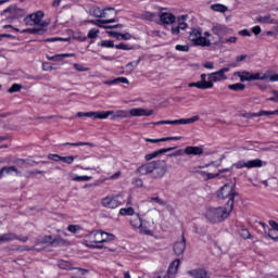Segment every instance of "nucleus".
Here are the masks:
<instances>
[{
    "mask_svg": "<svg viewBox=\"0 0 278 278\" xmlns=\"http://www.w3.org/2000/svg\"><path fill=\"white\" fill-rule=\"evenodd\" d=\"M137 175H151L152 179H162L168 173L166 161H152L139 166L136 169Z\"/></svg>",
    "mask_w": 278,
    "mask_h": 278,
    "instance_id": "1",
    "label": "nucleus"
},
{
    "mask_svg": "<svg viewBox=\"0 0 278 278\" xmlns=\"http://www.w3.org/2000/svg\"><path fill=\"white\" fill-rule=\"evenodd\" d=\"M102 114H108L111 117V121H116V118H129L130 116H153L155 111L153 110H144L142 108L130 109L129 111L118 110V111H102Z\"/></svg>",
    "mask_w": 278,
    "mask_h": 278,
    "instance_id": "2",
    "label": "nucleus"
},
{
    "mask_svg": "<svg viewBox=\"0 0 278 278\" xmlns=\"http://www.w3.org/2000/svg\"><path fill=\"white\" fill-rule=\"evenodd\" d=\"M217 197L222 200L228 199L226 203V207H229V211H233V203L236 201V197H238V192H236V184L228 182L224 185L217 191Z\"/></svg>",
    "mask_w": 278,
    "mask_h": 278,
    "instance_id": "3",
    "label": "nucleus"
},
{
    "mask_svg": "<svg viewBox=\"0 0 278 278\" xmlns=\"http://www.w3.org/2000/svg\"><path fill=\"white\" fill-rule=\"evenodd\" d=\"M231 212L232 211H229V206L208 208L206 212V218L211 223H223V220H225V218H227Z\"/></svg>",
    "mask_w": 278,
    "mask_h": 278,
    "instance_id": "4",
    "label": "nucleus"
},
{
    "mask_svg": "<svg viewBox=\"0 0 278 278\" xmlns=\"http://www.w3.org/2000/svg\"><path fill=\"white\" fill-rule=\"evenodd\" d=\"M89 244H103L104 242H113L116 239V236L105 232L103 230L91 231L88 235Z\"/></svg>",
    "mask_w": 278,
    "mask_h": 278,
    "instance_id": "5",
    "label": "nucleus"
},
{
    "mask_svg": "<svg viewBox=\"0 0 278 278\" xmlns=\"http://www.w3.org/2000/svg\"><path fill=\"white\" fill-rule=\"evenodd\" d=\"M130 225L134 227V229H138L139 233L143 236H153V230L147 227V224L142 222V218H140L139 214L132 215L130 218Z\"/></svg>",
    "mask_w": 278,
    "mask_h": 278,
    "instance_id": "6",
    "label": "nucleus"
},
{
    "mask_svg": "<svg viewBox=\"0 0 278 278\" xmlns=\"http://www.w3.org/2000/svg\"><path fill=\"white\" fill-rule=\"evenodd\" d=\"M42 18H45V13L42 11H38L36 13H31L30 15L24 18L25 25L34 26L40 25V27H47V23H42Z\"/></svg>",
    "mask_w": 278,
    "mask_h": 278,
    "instance_id": "7",
    "label": "nucleus"
},
{
    "mask_svg": "<svg viewBox=\"0 0 278 278\" xmlns=\"http://www.w3.org/2000/svg\"><path fill=\"white\" fill-rule=\"evenodd\" d=\"M197 121H199V115L176 121H160L156 122L154 125H192V123H197Z\"/></svg>",
    "mask_w": 278,
    "mask_h": 278,
    "instance_id": "8",
    "label": "nucleus"
},
{
    "mask_svg": "<svg viewBox=\"0 0 278 278\" xmlns=\"http://www.w3.org/2000/svg\"><path fill=\"white\" fill-rule=\"evenodd\" d=\"M101 205L108 210H116L121 207V201H118V195L111 194L101 200Z\"/></svg>",
    "mask_w": 278,
    "mask_h": 278,
    "instance_id": "9",
    "label": "nucleus"
},
{
    "mask_svg": "<svg viewBox=\"0 0 278 278\" xmlns=\"http://www.w3.org/2000/svg\"><path fill=\"white\" fill-rule=\"evenodd\" d=\"M108 12H113V15L116 16V10H114V8L101 10L99 7H93L89 9L88 14H90V16H94L96 18H108Z\"/></svg>",
    "mask_w": 278,
    "mask_h": 278,
    "instance_id": "10",
    "label": "nucleus"
},
{
    "mask_svg": "<svg viewBox=\"0 0 278 278\" xmlns=\"http://www.w3.org/2000/svg\"><path fill=\"white\" fill-rule=\"evenodd\" d=\"M225 73H229V67H224L215 73L208 74V79H211L212 84H214V81H225V79H227Z\"/></svg>",
    "mask_w": 278,
    "mask_h": 278,
    "instance_id": "11",
    "label": "nucleus"
},
{
    "mask_svg": "<svg viewBox=\"0 0 278 278\" xmlns=\"http://www.w3.org/2000/svg\"><path fill=\"white\" fill-rule=\"evenodd\" d=\"M77 116L78 118H84V116H86L87 118H99V119L108 118V114H103V111L102 112H78Z\"/></svg>",
    "mask_w": 278,
    "mask_h": 278,
    "instance_id": "12",
    "label": "nucleus"
},
{
    "mask_svg": "<svg viewBox=\"0 0 278 278\" xmlns=\"http://www.w3.org/2000/svg\"><path fill=\"white\" fill-rule=\"evenodd\" d=\"M175 149H177V147L164 148V149L154 151L150 154H147L146 160H147V162H151V160H155V157H157L160 155H164V153H169V151H175Z\"/></svg>",
    "mask_w": 278,
    "mask_h": 278,
    "instance_id": "13",
    "label": "nucleus"
},
{
    "mask_svg": "<svg viewBox=\"0 0 278 278\" xmlns=\"http://www.w3.org/2000/svg\"><path fill=\"white\" fill-rule=\"evenodd\" d=\"M187 275L192 278H210V273L205 268H195L187 271Z\"/></svg>",
    "mask_w": 278,
    "mask_h": 278,
    "instance_id": "14",
    "label": "nucleus"
},
{
    "mask_svg": "<svg viewBox=\"0 0 278 278\" xmlns=\"http://www.w3.org/2000/svg\"><path fill=\"white\" fill-rule=\"evenodd\" d=\"M185 251H186V237H184V235H182L181 240L176 241L174 243V253H175V255H184Z\"/></svg>",
    "mask_w": 278,
    "mask_h": 278,
    "instance_id": "15",
    "label": "nucleus"
},
{
    "mask_svg": "<svg viewBox=\"0 0 278 278\" xmlns=\"http://www.w3.org/2000/svg\"><path fill=\"white\" fill-rule=\"evenodd\" d=\"M86 23H91V25H96L97 27H101L103 29L104 25H110V23H118V18L88 20Z\"/></svg>",
    "mask_w": 278,
    "mask_h": 278,
    "instance_id": "16",
    "label": "nucleus"
},
{
    "mask_svg": "<svg viewBox=\"0 0 278 278\" xmlns=\"http://www.w3.org/2000/svg\"><path fill=\"white\" fill-rule=\"evenodd\" d=\"M271 229L268 231V237L275 242H278V223L275 220H269Z\"/></svg>",
    "mask_w": 278,
    "mask_h": 278,
    "instance_id": "17",
    "label": "nucleus"
},
{
    "mask_svg": "<svg viewBox=\"0 0 278 278\" xmlns=\"http://www.w3.org/2000/svg\"><path fill=\"white\" fill-rule=\"evenodd\" d=\"M184 153L186 155H203V148L188 146L185 148Z\"/></svg>",
    "mask_w": 278,
    "mask_h": 278,
    "instance_id": "18",
    "label": "nucleus"
},
{
    "mask_svg": "<svg viewBox=\"0 0 278 278\" xmlns=\"http://www.w3.org/2000/svg\"><path fill=\"white\" fill-rule=\"evenodd\" d=\"M14 14L16 16H24L25 11L23 9H20L16 5H11L9 8H7L5 10L2 11L1 14Z\"/></svg>",
    "mask_w": 278,
    "mask_h": 278,
    "instance_id": "19",
    "label": "nucleus"
},
{
    "mask_svg": "<svg viewBox=\"0 0 278 278\" xmlns=\"http://www.w3.org/2000/svg\"><path fill=\"white\" fill-rule=\"evenodd\" d=\"M11 173H15L16 175L21 176L23 173L16 168V166H4L0 169V179L4 175H11Z\"/></svg>",
    "mask_w": 278,
    "mask_h": 278,
    "instance_id": "20",
    "label": "nucleus"
},
{
    "mask_svg": "<svg viewBox=\"0 0 278 278\" xmlns=\"http://www.w3.org/2000/svg\"><path fill=\"white\" fill-rule=\"evenodd\" d=\"M227 31L228 29L225 27V25L217 24L212 27V33L215 36H218L219 40L223 38V36H226Z\"/></svg>",
    "mask_w": 278,
    "mask_h": 278,
    "instance_id": "21",
    "label": "nucleus"
},
{
    "mask_svg": "<svg viewBox=\"0 0 278 278\" xmlns=\"http://www.w3.org/2000/svg\"><path fill=\"white\" fill-rule=\"evenodd\" d=\"M233 77H239L241 83L252 81L253 74L247 71L235 72Z\"/></svg>",
    "mask_w": 278,
    "mask_h": 278,
    "instance_id": "22",
    "label": "nucleus"
},
{
    "mask_svg": "<svg viewBox=\"0 0 278 278\" xmlns=\"http://www.w3.org/2000/svg\"><path fill=\"white\" fill-rule=\"evenodd\" d=\"M160 21L164 25H173V23L176 21V17L172 13H161Z\"/></svg>",
    "mask_w": 278,
    "mask_h": 278,
    "instance_id": "23",
    "label": "nucleus"
},
{
    "mask_svg": "<svg viewBox=\"0 0 278 278\" xmlns=\"http://www.w3.org/2000/svg\"><path fill=\"white\" fill-rule=\"evenodd\" d=\"M257 23L262 24H268V25H277V20L273 18L270 14L264 15V16H258L256 18Z\"/></svg>",
    "mask_w": 278,
    "mask_h": 278,
    "instance_id": "24",
    "label": "nucleus"
},
{
    "mask_svg": "<svg viewBox=\"0 0 278 278\" xmlns=\"http://www.w3.org/2000/svg\"><path fill=\"white\" fill-rule=\"evenodd\" d=\"M68 244L71 243L60 236H56L52 239V247H68Z\"/></svg>",
    "mask_w": 278,
    "mask_h": 278,
    "instance_id": "25",
    "label": "nucleus"
},
{
    "mask_svg": "<svg viewBox=\"0 0 278 278\" xmlns=\"http://www.w3.org/2000/svg\"><path fill=\"white\" fill-rule=\"evenodd\" d=\"M193 45H195V47H212V42L201 35L195 39Z\"/></svg>",
    "mask_w": 278,
    "mask_h": 278,
    "instance_id": "26",
    "label": "nucleus"
},
{
    "mask_svg": "<svg viewBox=\"0 0 278 278\" xmlns=\"http://www.w3.org/2000/svg\"><path fill=\"white\" fill-rule=\"evenodd\" d=\"M14 240H18L17 235L14 232H7L2 235V244L14 242Z\"/></svg>",
    "mask_w": 278,
    "mask_h": 278,
    "instance_id": "27",
    "label": "nucleus"
},
{
    "mask_svg": "<svg viewBox=\"0 0 278 278\" xmlns=\"http://www.w3.org/2000/svg\"><path fill=\"white\" fill-rule=\"evenodd\" d=\"M58 267L61 268L62 270H75V267H73V264L64 260L58 261Z\"/></svg>",
    "mask_w": 278,
    "mask_h": 278,
    "instance_id": "28",
    "label": "nucleus"
},
{
    "mask_svg": "<svg viewBox=\"0 0 278 278\" xmlns=\"http://www.w3.org/2000/svg\"><path fill=\"white\" fill-rule=\"evenodd\" d=\"M180 264H181V261L179 258L172 262V264L169 265V268H168V274L177 275V270L179 269Z\"/></svg>",
    "mask_w": 278,
    "mask_h": 278,
    "instance_id": "29",
    "label": "nucleus"
},
{
    "mask_svg": "<svg viewBox=\"0 0 278 278\" xmlns=\"http://www.w3.org/2000/svg\"><path fill=\"white\" fill-rule=\"evenodd\" d=\"M238 42V37H228L226 39L219 38L216 45L223 47V45H236Z\"/></svg>",
    "mask_w": 278,
    "mask_h": 278,
    "instance_id": "30",
    "label": "nucleus"
},
{
    "mask_svg": "<svg viewBox=\"0 0 278 278\" xmlns=\"http://www.w3.org/2000/svg\"><path fill=\"white\" fill-rule=\"evenodd\" d=\"M263 162L260 159L247 161V168H262Z\"/></svg>",
    "mask_w": 278,
    "mask_h": 278,
    "instance_id": "31",
    "label": "nucleus"
},
{
    "mask_svg": "<svg viewBox=\"0 0 278 278\" xmlns=\"http://www.w3.org/2000/svg\"><path fill=\"white\" fill-rule=\"evenodd\" d=\"M37 244H51L53 245V236L48 235L37 239Z\"/></svg>",
    "mask_w": 278,
    "mask_h": 278,
    "instance_id": "32",
    "label": "nucleus"
},
{
    "mask_svg": "<svg viewBox=\"0 0 278 278\" xmlns=\"http://www.w3.org/2000/svg\"><path fill=\"white\" fill-rule=\"evenodd\" d=\"M278 74H274L271 71H266L265 73H261V81H266V79H269V81H278V80H273L275 76Z\"/></svg>",
    "mask_w": 278,
    "mask_h": 278,
    "instance_id": "33",
    "label": "nucleus"
},
{
    "mask_svg": "<svg viewBox=\"0 0 278 278\" xmlns=\"http://www.w3.org/2000/svg\"><path fill=\"white\" fill-rule=\"evenodd\" d=\"M135 214H136V211L131 206L119 210V216H135Z\"/></svg>",
    "mask_w": 278,
    "mask_h": 278,
    "instance_id": "34",
    "label": "nucleus"
},
{
    "mask_svg": "<svg viewBox=\"0 0 278 278\" xmlns=\"http://www.w3.org/2000/svg\"><path fill=\"white\" fill-rule=\"evenodd\" d=\"M228 88H229V90H232L233 92H240V91L244 90V88H247V86H244V84H242V83H237L233 85H229Z\"/></svg>",
    "mask_w": 278,
    "mask_h": 278,
    "instance_id": "35",
    "label": "nucleus"
},
{
    "mask_svg": "<svg viewBox=\"0 0 278 278\" xmlns=\"http://www.w3.org/2000/svg\"><path fill=\"white\" fill-rule=\"evenodd\" d=\"M195 88H199V90H207L210 88H214V84H211V83H202L201 80L200 81H197L195 83Z\"/></svg>",
    "mask_w": 278,
    "mask_h": 278,
    "instance_id": "36",
    "label": "nucleus"
},
{
    "mask_svg": "<svg viewBox=\"0 0 278 278\" xmlns=\"http://www.w3.org/2000/svg\"><path fill=\"white\" fill-rule=\"evenodd\" d=\"M153 202L157 203V205H161L162 207H166V205H168V203L160 197L150 198V203H153Z\"/></svg>",
    "mask_w": 278,
    "mask_h": 278,
    "instance_id": "37",
    "label": "nucleus"
},
{
    "mask_svg": "<svg viewBox=\"0 0 278 278\" xmlns=\"http://www.w3.org/2000/svg\"><path fill=\"white\" fill-rule=\"evenodd\" d=\"M186 18H188V15H181L178 17V27L180 29H188V24L186 23Z\"/></svg>",
    "mask_w": 278,
    "mask_h": 278,
    "instance_id": "38",
    "label": "nucleus"
},
{
    "mask_svg": "<svg viewBox=\"0 0 278 278\" xmlns=\"http://www.w3.org/2000/svg\"><path fill=\"white\" fill-rule=\"evenodd\" d=\"M200 36H201V30H199V29H193V30L190 33V35H189V39H190L191 42H193V45H194V42H195L197 40H199Z\"/></svg>",
    "mask_w": 278,
    "mask_h": 278,
    "instance_id": "39",
    "label": "nucleus"
},
{
    "mask_svg": "<svg viewBox=\"0 0 278 278\" xmlns=\"http://www.w3.org/2000/svg\"><path fill=\"white\" fill-rule=\"evenodd\" d=\"M72 181H90V179H92L91 176H77L75 174H73L71 176Z\"/></svg>",
    "mask_w": 278,
    "mask_h": 278,
    "instance_id": "40",
    "label": "nucleus"
},
{
    "mask_svg": "<svg viewBox=\"0 0 278 278\" xmlns=\"http://www.w3.org/2000/svg\"><path fill=\"white\" fill-rule=\"evenodd\" d=\"M42 170H38V169H35V170H28V172H25L24 174V177H26V179H31V177H36V175H42Z\"/></svg>",
    "mask_w": 278,
    "mask_h": 278,
    "instance_id": "41",
    "label": "nucleus"
},
{
    "mask_svg": "<svg viewBox=\"0 0 278 278\" xmlns=\"http://www.w3.org/2000/svg\"><path fill=\"white\" fill-rule=\"evenodd\" d=\"M73 53H65V54H55L54 56H47L48 60L52 61V62H58V58L62 59V58H73Z\"/></svg>",
    "mask_w": 278,
    "mask_h": 278,
    "instance_id": "42",
    "label": "nucleus"
},
{
    "mask_svg": "<svg viewBox=\"0 0 278 278\" xmlns=\"http://www.w3.org/2000/svg\"><path fill=\"white\" fill-rule=\"evenodd\" d=\"M211 8L214 12H222L223 14L228 10L225 4H213Z\"/></svg>",
    "mask_w": 278,
    "mask_h": 278,
    "instance_id": "43",
    "label": "nucleus"
},
{
    "mask_svg": "<svg viewBox=\"0 0 278 278\" xmlns=\"http://www.w3.org/2000/svg\"><path fill=\"white\" fill-rule=\"evenodd\" d=\"M64 146H70V147H94L93 143H90V142H76V143H70V142H66L64 143Z\"/></svg>",
    "mask_w": 278,
    "mask_h": 278,
    "instance_id": "44",
    "label": "nucleus"
},
{
    "mask_svg": "<svg viewBox=\"0 0 278 278\" xmlns=\"http://www.w3.org/2000/svg\"><path fill=\"white\" fill-rule=\"evenodd\" d=\"M99 29L91 28L87 35V38H89L90 40H94V38H99Z\"/></svg>",
    "mask_w": 278,
    "mask_h": 278,
    "instance_id": "45",
    "label": "nucleus"
},
{
    "mask_svg": "<svg viewBox=\"0 0 278 278\" xmlns=\"http://www.w3.org/2000/svg\"><path fill=\"white\" fill-rule=\"evenodd\" d=\"M202 177H204V179H216V177H220V173L217 174H212V173H206V172H201Z\"/></svg>",
    "mask_w": 278,
    "mask_h": 278,
    "instance_id": "46",
    "label": "nucleus"
},
{
    "mask_svg": "<svg viewBox=\"0 0 278 278\" xmlns=\"http://www.w3.org/2000/svg\"><path fill=\"white\" fill-rule=\"evenodd\" d=\"M99 47H105L106 49H114V41L112 40H103L98 43Z\"/></svg>",
    "mask_w": 278,
    "mask_h": 278,
    "instance_id": "47",
    "label": "nucleus"
},
{
    "mask_svg": "<svg viewBox=\"0 0 278 278\" xmlns=\"http://www.w3.org/2000/svg\"><path fill=\"white\" fill-rule=\"evenodd\" d=\"M239 236L243 238V240H249V238H251V232H249V229L242 228L239 230Z\"/></svg>",
    "mask_w": 278,
    "mask_h": 278,
    "instance_id": "48",
    "label": "nucleus"
},
{
    "mask_svg": "<svg viewBox=\"0 0 278 278\" xmlns=\"http://www.w3.org/2000/svg\"><path fill=\"white\" fill-rule=\"evenodd\" d=\"M67 230L71 232V233H77L78 231H81V226L79 225H70L67 227Z\"/></svg>",
    "mask_w": 278,
    "mask_h": 278,
    "instance_id": "49",
    "label": "nucleus"
},
{
    "mask_svg": "<svg viewBox=\"0 0 278 278\" xmlns=\"http://www.w3.org/2000/svg\"><path fill=\"white\" fill-rule=\"evenodd\" d=\"M76 156L70 155V156H62L61 162H64V164H73L75 162Z\"/></svg>",
    "mask_w": 278,
    "mask_h": 278,
    "instance_id": "50",
    "label": "nucleus"
},
{
    "mask_svg": "<svg viewBox=\"0 0 278 278\" xmlns=\"http://www.w3.org/2000/svg\"><path fill=\"white\" fill-rule=\"evenodd\" d=\"M21 88H23V86H21L20 84H14L11 88H9L8 92L12 94L13 92H18Z\"/></svg>",
    "mask_w": 278,
    "mask_h": 278,
    "instance_id": "51",
    "label": "nucleus"
},
{
    "mask_svg": "<svg viewBox=\"0 0 278 278\" xmlns=\"http://www.w3.org/2000/svg\"><path fill=\"white\" fill-rule=\"evenodd\" d=\"M176 51H182V52L188 53V51H190V46H188V45H185V46L177 45L176 46Z\"/></svg>",
    "mask_w": 278,
    "mask_h": 278,
    "instance_id": "52",
    "label": "nucleus"
},
{
    "mask_svg": "<svg viewBox=\"0 0 278 278\" xmlns=\"http://www.w3.org/2000/svg\"><path fill=\"white\" fill-rule=\"evenodd\" d=\"M74 68L77 70L78 73H86L88 71V67H84V65L79 63H75Z\"/></svg>",
    "mask_w": 278,
    "mask_h": 278,
    "instance_id": "53",
    "label": "nucleus"
},
{
    "mask_svg": "<svg viewBox=\"0 0 278 278\" xmlns=\"http://www.w3.org/2000/svg\"><path fill=\"white\" fill-rule=\"evenodd\" d=\"M233 168L240 169V168H247V162L245 161H239L235 163Z\"/></svg>",
    "mask_w": 278,
    "mask_h": 278,
    "instance_id": "54",
    "label": "nucleus"
},
{
    "mask_svg": "<svg viewBox=\"0 0 278 278\" xmlns=\"http://www.w3.org/2000/svg\"><path fill=\"white\" fill-rule=\"evenodd\" d=\"M138 64H140V59L138 61L130 62L126 65V68H129L130 71H134V68L138 67Z\"/></svg>",
    "mask_w": 278,
    "mask_h": 278,
    "instance_id": "55",
    "label": "nucleus"
},
{
    "mask_svg": "<svg viewBox=\"0 0 278 278\" xmlns=\"http://www.w3.org/2000/svg\"><path fill=\"white\" fill-rule=\"evenodd\" d=\"M115 49H122L123 51H131V47L126 43H119L115 46Z\"/></svg>",
    "mask_w": 278,
    "mask_h": 278,
    "instance_id": "56",
    "label": "nucleus"
},
{
    "mask_svg": "<svg viewBox=\"0 0 278 278\" xmlns=\"http://www.w3.org/2000/svg\"><path fill=\"white\" fill-rule=\"evenodd\" d=\"M41 29L27 28L22 31V34H40Z\"/></svg>",
    "mask_w": 278,
    "mask_h": 278,
    "instance_id": "57",
    "label": "nucleus"
},
{
    "mask_svg": "<svg viewBox=\"0 0 278 278\" xmlns=\"http://www.w3.org/2000/svg\"><path fill=\"white\" fill-rule=\"evenodd\" d=\"M74 40H78L79 42H86L88 40V37L78 34L74 36Z\"/></svg>",
    "mask_w": 278,
    "mask_h": 278,
    "instance_id": "58",
    "label": "nucleus"
},
{
    "mask_svg": "<svg viewBox=\"0 0 278 278\" xmlns=\"http://www.w3.org/2000/svg\"><path fill=\"white\" fill-rule=\"evenodd\" d=\"M134 185L136 186V188H142V186H144V181L141 178H136L134 180Z\"/></svg>",
    "mask_w": 278,
    "mask_h": 278,
    "instance_id": "59",
    "label": "nucleus"
},
{
    "mask_svg": "<svg viewBox=\"0 0 278 278\" xmlns=\"http://www.w3.org/2000/svg\"><path fill=\"white\" fill-rule=\"evenodd\" d=\"M49 160H53V162H62V156L58 154H49Z\"/></svg>",
    "mask_w": 278,
    "mask_h": 278,
    "instance_id": "60",
    "label": "nucleus"
},
{
    "mask_svg": "<svg viewBox=\"0 0 278 278\" xmlns=\"http://www.w3.org/2000/svg\"><path fill=\"white\" fill-rule=\"evenodd\" d=\"M115 83L116 84H129V79H127L126 77H117V78H115Z\"/></svg>",
    "mask_w": 278,
    "mask_h": 278,
    "instance_id": "61",
    "label": "nucleus"
},
{
    "mask_svg": "<svg viewBox=\"0 0 278 278\" xmlns=\"http://www.w3.org/2000/svg\"><path fill=\"white\" fill-rule=\"evenodd\" d=\"M271 92H273L274 97L268 98L267 101H274L275 103H278V90H274Z\"/></svg>",
    "mask_w": 278,
    "mask_h": 278,
    "instance_id": "62",
    "label": "nucleus"
},
{
    "mask_svg": "<svg viewBox=\"0 0 278 278\" xmlns=\"http://www.w3.org/2000/svg\"><path fill=\"white\" fill-rule=\"evenodd\" d=\"M119 40H131V34L129 33L121 34Z\"/></svg>",
    "mask_w": 278,
    "mask_h": 278,
    "instance_id": "63",
    "label": "nucleus"
},
{
    "mask_svg": "<svg viewBox=\"0 0 278 278\" xmlns=\"http://www.w3.org/2000/svg\"><path fill=\"white\" fill-rule=\"evenodd\" d=\"M152 36H156L157 38H164V36H166V33H162L160 30H152Z\"/></svg>",
    "mask_w": 278,
    "mask_h": 278,
    "instance_id": "64",
    "label": "nucleus"
}]
</instances>
